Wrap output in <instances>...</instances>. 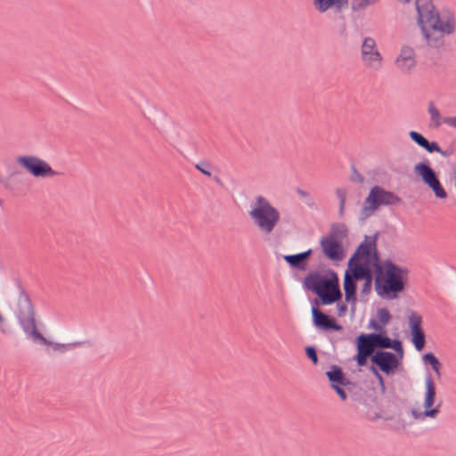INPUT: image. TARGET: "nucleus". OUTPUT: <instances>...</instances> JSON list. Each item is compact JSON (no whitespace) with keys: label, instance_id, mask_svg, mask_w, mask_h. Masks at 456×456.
<instances>
[{"label":"nucleus","instance_id":"obj_29","mask_svg":"<svg viewBox=\"0 0 456 456\" xmlns=\"http://www.w3.org/2000/svg\"><path fill=\"white\" fill-rule=\"evenodd\" d=\"M374 354H370L366 352L357 351L356 355L354 356V360L359 367H364L367 365L368 359L371 361Z\"/></svg>","mask_w":456,"mask_h":456},{"label":"nucleus","instance_id":"obj_19","mask_svg":"<svg viewBox=\"0 0 456 456\" xmlns=\"http://www.w3.org/2000/svg\"><path fill=\"white\" fill-rule=\"evenodd\" d=\"M377 333H361L355 338L357 351L375 354L378 350Z\"/></svg>","mask_w":456,"mask_h":456},{"label":"nucleus","instance_id":"obj_46","mask_svg":"<svg viewBox=\"0 0 456 456\" xmlns=\"http://www.w3.org/2000/svg\"><path fill=\"white\" fill-rule=\"evenodd\" d=\"M390 419L391 418L390 417H383L381 416L379 413H376L372 418H370L371 420H376L378 419Z\"/></svg>","mask_w":456,"mask_h":456},{"label":"nucleus","instance_id":"obj_11","mask_svg":"<svg viewBox=\"0 0 456 456\" xmlns=\"http://www.w3.org/2000/svg\"><path fill=\"white\" fill-rule=\"evenodd\" d=\"M364 278L362 274H357V270L349 269L345 273L343 288L345 291L346 303L351 304V312L354 313L355 309V303L357 301V281Z\"/></svg>","mask_w":456,"mask_h":456},{"label":"nucleus","instance_id":"obj_44","mask_svg":"<svg viewBox=\"0 0 456 456\" xmlns=\"http://www.w3.org/2000/svg\"><path fill=\"white\" fill-rule=\"evenodd\" d=\"M339 34L340 36L346 37V22H343L339 27Z\"/></svg>","mask_w":456,"mask_h":456},{"label":"nucleus","instance_id":"obj_43","mask_svg":"<svg viewBox=\"0 0 456 456\" xmlns=\"http://www.w3.org/2000/svg\"><path fill=\"white\" fill-rule=\"evenodd\" d=\"M297 193L302 198L310 199V194L300 188L297 189Z\"/></svg>","mask_w":456,"mask_h":456},{"label":"nucleus","instance_id":"obj_4","mask_svg":"<svg viewBox=\"0 0 456 456\" xmlns=\"http://www.w3.org/2000/svg\"><path fill=\"white\" fill-rule=\"evenodd\" d=\"M304 288L313 292L319 298L322 305H330L341 301L342 292L338 273L328 268L324 273L319 271H311L303 281Z\"/></svg>","mask_w":456,"mask_h":456},{"label":"nucleus","instance_id":"obj_24","mask_svg":"<svg viewBox=\"0 0 456 456\" xmlns=\"http://www.w3.org/2000/svg\"><path fill=\"white\" fill-rule=\"evenodd\" d=\"M411 343L415 346L416 350L419 352L422 351L426 345V334H425L424 330L411 331Z\"/></svg>","mask_w":456,"mask_h":456},{"label":"nucleus","instance_id":"obj_45","mask_svg":"<svg viewBox=\"0 0 456 456\" xmlns=\"http://www.w3.org/2000/svg\"><path fill=\"white\" fill-rule=\"evenodd\" d=\"M378 369L379 368L376 365H373V364L370 367V370L373 373V375L375 377H378L379 375H380V373H379Z\"/></svg>","mask_w":456,"mask_h":456},{"label":"nucleus","instance_id":"obj_2","mask_svg":"<svg viewBox=\"0 0 456 456\" xmlns=\"http://www.w3.org/2000/svg\"><path fill=\"white\" fill-rule=\"evenodd\" d=\"M417 24L427 45L440 49L445 44L444 36L456 32L455 13L449 8L438 12L432 0H415Z\"/></svg>","mask_w":456,"mask_h":456},{"label":"nucleus","instance_id":"obj_17","mask_svg":"<svg viewBox=\"0 0 456 456\" xmlns=\"http://www.w3.org/2000/svg\"><path fill=\"white\" fill-rule=\"evenodd\" d=\"M395 64L401 72L409 73L416 66L413 48L408 45L403 46L395 60Z\"/></svg>","mask_w":456,"mask_h":456},{"label":"nucleus","instance_id":"obj_7","mask_svg":"<svg viewBox=\"0 0 456 456\" xmlns=\"http://www.w3.org/2000/svg\"><path fill=\"white\" fill-rule=\"evenodd\" d=\"M414 174L419 177L435 194L437 199L444 200L447 198V192L442 185L438 174L430 166L428 159L417 163L413 167Z\"/></svg>","mask_w":456,"mask_h":456},{"label":"nucleus","instance_id":"obj_13","mask_svg":"<svg viewBox=\"0 0 456 456\" xmlns=\"http://www.w3.org/2000/svg\"><path fill=\"white\" fill-rule=\"evenodd\" d=\"M371 363L387 375L393 374L399 365L396 354L385 350H377L372 356Z\"/></svg>","mask_w":456,"mask_h":456},{"label":"nucleus","instance_id":"obj_16","mask_svg":"<svg viewBox=\"0 0 456 456\" xmlns=\"http://www.w3.org/2000/svg\"><path fill=\"white\" fill-rule=\"evenodd\" d=\"M314 10L318 13L332 11L334 14L344 18L343 12L349 7V0H312Z\"/></svg>","mask_w":456,"mask_h":456},{"label":"nucleus","instance_id":"obj_6","mask_svg":"<svg viewBox=\"0 0 456 456\" xmlns=\"http://www.w3.org/2000/svg\"><path fill=\"white\" fill-rule=\"evenodd\" d=\"M402 199L395 193L386 191L379 185L373 186L365 199V206L362 209V219L370 216L380 206H394L400 204Z\"/></svg>","mask_w":456,"mask_h":456},{"label":"nucleus","instance_id":"obj_9","mask_svg":"<svg viewBox=\"0 0 456 456\" xmlns=\"http://www.w3.org/2000/svg\"><path fill=\"white\" fill-rule=\"evenodd\" d=\"M325 375L330 387L336 392L341 401H346L347 399L346 389L351 390V387H354V384L346 378L343 369L337 364H332Z\"/></svg>","mask_w":456,"mask_h":456},{"label":"nucleus","instance_id":"obj_47","mask_svg":"<svg viewBox=\"0 0 456 456\" xmlns=\"http://www.w3.org/2000/svg\"><path fill=\"white\" fill-rule=\"evenodd\" d=\"M214 180H215L217 183H219L220 185H222V184H223V183H222L221 179H220L218 176H215V177H214Z\"/></svg>","mask_w":456,"mask_h":456},{"label":"nucleus","instance_id":"obj_30","mask_svg":"<svg viewBox=\"0 0 456 456\" xmlns=\"http://www.w3.org/2000/svg\"><path fill=\"white\" fill-rule=\"evenodd\" d=\"M409 137L419 147L423 148L428 139L420 133L417 131H410Z\"/></svg>","mask_w":456,"mask_h":456},{"label":"nucleus","instance_id":"obj_39","mask_svg":"<svg viewBox=\"0 0 456 456\" xmlns=\"http://www.w3.org/2000/svg\"><path fill=\"white\" fill-rule=\"evenodd\" d=\"M379 382V386L380 387V390H381V393H385L386 392V384H385V380H384V378L382 377V375H379L378 377H375Z\"/></svg>","mask_w":456,"mask_h":456},{"label":"nucleus","instance_id":"obj_1","mask_svg":"<svg viewBox=\"0 0 456 456\" xmlns=\"http://www.w3.org/2000/svg\"><path fill=\"white\" fill-rule=\"evenodd\" d=\"M379 233L364 236L354 253L348 260V268L360 270L361 265L367 269H375V289L382 298L395 299L408 281L409 270L395 264L390 259L383 262L377 247Z\"/></svg>","mask_w":456,"mask_h":456},{"label":"nucleus","instance_id":"obj_36","mask_svg":"<svg viewBox=\"0 0 456 456\" xmlns=\"http://www.w3.org/2000/svg\"><path fill=\"white\" fill-rule=\"evenodd\" d=\"M368 328L373 329L375 330L374 333H379L385 330L382 325L379 324L375 319H370L368 324Z\"/></svg>","mask_w":456,"mask_h":456},{"label":"nucleus","instance_id":"obj_20","mask_svg":"<svg viewBox=\"0 0 456 456\" xmlns=\"http://www.w3.org/2000/svg\"><path fill=\"white\" fill-rule=\"evenodd\" d=\"M312 254L313 249L309 248L301 253L285 255L283 256V259L292 269L305 272L307 269L308 260Z\"/></svg>","mask_w":456,"mask_h":456},{"label":"nucleus","instance_id":"obj_41","mask_svg":"<svg viewBox=\"0 0 456 456\" xmlns=\"http://www.w3.org/2000/svg\"><path fill=\"white\" fill-rule=\"evenodd\" d=\"M439 154H441L443 157L444 158H447L449 156H451L452 153H453V151L452 148H448L446 150H443L441 147H440V150L438 151Z\"/></svg>","mask_w":456,"mask_h":456},{"label":"nucleus","instance_id":"obj_26","mask_svg":"<svg viewBox=\"0 0 456 456\" xmlns=\"http://www.w3.org/2000/svg\"><path fill=\"white\" fill-rule=\"evenodd\" d=\"M422 317L416 312H411L409 316V329L410 331L422 330Z\"/></svg>","mask_w":456,"mask_h":456},{"label":"nucleus","instance_id":"obj_23","mask_svg":"<svg viewBox=\"0 0 456 456\" xmlns=\"http://www.w3.org/2000/svg\"><path fill=\"white\" fill-rule=\"evenodd\" d=\"M422 360L426 365L431 366L432 370L436 372L438 378L441 377L440 369L442 367V364L439 362L438 358L432 352L424 354L422 356Z\"/></svg>","mask_w":456,"mask_h":456},{"label":"nucleus","instance_id":"obj_34","mask_svg":"<svg viewBox=\"0 0 456 456\" xmlns=\"http://www.w3.org/2000/svg\"><path fill=\"white\" fill-rule=\"evenodd\" d=\"M352 175L350 180L354 183H362L364 181V177L357 171L354 165L351 166Z\"/></svg>","mask_w":456,"mask_h":456},{"label":"nucleus","instance_id":"obj_33","mask_svg":"<svg viewBox=\"0 0 456 456\" xmlns=\"http://www.w3.org/2000/svg\"><path fill=\"white\" fill-rule=\"evenodd\" d=\"M195 168L197 170H199L200 172H201L203 175H205L208 177L211 176V173L209 171V169L211 168V165L208 161H207V160L200 161V163L195 165Z\"/></svg>","mask_w":456,"mask_h":456},{"label":"nucleus","instance_id":"obj_25","mask_svg":"<svg viewBox=\"0 0 456 456\" xmlns=\"http://www.w3.org/2000/svg\"><path fill=\"white\" fill-rule=\"evenodd\" d=\"M379 0H349V5L353 12L364 11L368 6L375 4Z\"/></svg>","mask_w":456,"mask_h":456},{"label":"nucleus","instance_id":"obj_32","mask_svg":"<svg viewBox=\"0 0 456 456\" xmlns=\"http://www.w3.org/2000/svg\"><path fill=\"white\" fill-rule=\"evenodd\" d=\"M305 351L307 358L313 362V364L317 365L319 359L316 348L313 346H307Z\"/></svg>","mask_w":456,"mask_h":456},{"label":"nucleus","instance_id":"obj_15","mask_svg":"<svg viewBox=\"0 0 456 456\" xmlns=\"http://www.w3.org/2000/svg\"><path fill=\"white\" fill-rule=\"evenodd\" d=\"M312 317L314 325L319 330L324 331H341L343 330L342 325L338 323L334 317L323 313L317 306L312 307Z\"/></svg>","mask_w":456,"mask_h":456},{"label":"nucleus","instance_id":"obj_22","mask_svg":"<svg viewBox=\"0 0 456 456\" xmlns=\"http://www.w3.org/2000/svg\"><path fill=\"white\" fill-rule=\"evenodd\" d=\"M326 236H332L334 239L343 242V240L348 236V228L343 223L333 224Z\"/></svg>","mask_w":456,"mask_h":456},{"label":"nucleus","instance_id":"obj_21","mask_svg":"<svg viewBox=\"0 0 456 456\" xmlns=\"http://www.w3.org/2000/svg\"><path fill=\"white\" fill-rule=\"evenodd\" d=\"M357 274H362L364 276V278H362V280H364V283L362 284L361 294H369L372 286V269H367L363 265H361L360 270H357Z\"/></svg>","mask_w":456,"mask_h":456},{"label":"nucleus","instance_id":"obj_28","mask_svg":"<svg viewBox=\"0 0 456 456\" xmlns=\"http://www.w3.org/2000/svg\"><path fill=\"white\" fill-rule=\"evenodd\" d=\"M428 112L431 117V121L433 123V126L435 127H439L441 126V120H440V112L439 110L435 107L433 102L429 103L428 106Z\"/></svg>","mask_w":456,"mask_h":456},{"label":"nucleus","instance_id":"obj_18","mask_svg":"<svg viewBox=\"0 0 456 456\" xmlns=\"http://www.w3.org/2000/svg\"><path fill=\"white\" fill-rule=\"evenodd\" d=\"M377 340H378V350L384 349H392L396 354L402 358L403 355V347L402 341L399 339H392L387 334V330H383L382 332L377 333Z\"/></svg>","mask_w":456,"mask_h":456},{"label":"nucleus","instance_id":"obj_40","mask_svg":"<svg viewBox=\"0 0 456 456\" xmlns=\"http://www.w3.org/2000/svg\"><path fill=\"white\" fill-rule=\"evenodd\" d=\"M443 122L456 128V117L444 118Z\"/></svg>","mask_w":456,"mask_h":456},{"label":"nucleus","instance_id":"obj_14","mask_svg":"<svg viewBox=\"0 0 456 456\" xmlns=\"http://www.w3.org/2000/svg\"><path fill=\"white\" fill-rule=\"evenodd\" d=\"M436 385L430 373L426 376L425 379V397H424V415L437 416L440 412V407L442 403L440 402L434 407L436 401Z\"/></svg>","mask_w":456,"mask_h":456},{"label":"nucleus","instance_id":"obj_35","mask_svg":"<svg viewBox=\"0 0 456 456\" xmlns=\"http://www.w3.org/2000/svg\"><path fill=\"white\" fill-rule=\"evenodd\" d=\"M423 149H425L428 153H433V152H438V151L440 150V146L436 142H435V141L429 142L428 140L427 142L425 143Z\"/></svg>","mask_w":456,"mask_h":456},{"label":"nucleus","instance_id":"obj_31","mask_svg":"<svg viewBox=\"0 0 456 456\" xmlns=\"http://www.w3.org/2000/svg\"><path fill=\"white\" fill-rule=\"evenodd\" d=\"M336 195L339 200L338 213H339V216H342L344 213L345 204H346V191L342 188H338L336 190Z\"/></svg>","mask_w":456,"mask_h":456},{"label":"nucleus","instance_id":"obj_37","mask_svg":"<svg viewBox=\"0 0 456 456\" xmlns=\"http://www.w3.org/2000/svg\"><path fill=\"white\" fill-rule=\"evenodd\" d=\"M411 413L412 415V417L415 419H424V418H436V416H433V415H424V411H418L416 409H411Z\"/></svg>","mask_w":456,"mask_h":456},{"label":"nucleus","instance_id":"obj_38","mask_svg":"<svg viewBox=\"0 0 456 456\" xmlns=\"http://www.w3.org/2000/svg\"><path fill=\"white\" fill-rule=\"evenodd\" d=\"M336 303H337L338 315L339 317H341L346 313L347 305L345 303H340V301H338Z\"/></svg>","mask_w":456,"mask_h":456},{"label":"nucleus","instance_id":"obj_48","mask_svg":"<svg viewBox=\"0 0 456 456\" xmlns=\"http://www.w3.org/2000/svg\"><path fill=\"white\" fill-rule=\"evenodd\" d=\"M307 205L311 208L314 207V202L311 200V202H307Z\"/></svg>","mask_w":456,"mask_h":456},{"label":"nucleus","instance_id":"obj_10","mask_svg":"<svg viewBox=\"0 0 456 456\" xmlns=\"http://www.w3.org/2000/svg\"><path fill=\"white\" fill-rule=\"evenodd\" d=\"M362 61L366 67L379 69L382 66V55L378 50L374 38L364 37L361 46Z\"/></svg>","mask_w":456,"mask_h":456},{"label":"nucleus","instance_id":"obj_42","mask_svg":"<svg viewBox=\"0 0 456 456\" xmlns=\"http://www.w3.org/2000/svg\"><path fill=\"white\" fill-rule=\"evenodd\" d=\"M0 330L4 334H6L9 331L6 325H4V318L1 314H0Z\"/></svg>","mask_w":456,"mask_h":456},{"label":"nucleus","instance_id":"obj_5","mask_svg":"<svg viewBox=\"0 0 456 456\" xmlns=\"http://www.w3.org/2000/svg\"><path fill=\"white\" fill-rule=\"evenodd\" d=\"M254 224L265 234L273 232L280 222V212L265 197H256V204L248 212Z\"/></svg>","mask_w":456,"mask_h":456},{"label":"nucleus","instance_id":"obj_27","mask_svg":"<svg viewBox=\"0 0 456 456\" xmlns=\"http://www.w3.org/2000/svg\"><path fill=\"white\" fill-rule=\"evenodd\" d=\"M377 316L379 319V322L382 327L386 326L391 320L392 315L387 308L382 307L378 309Z\"/></svg>","mask_w":456,"mask_h":456},{"label":"nucleus","instance_id":"obj_12","mask_svg":"<svg viewBox=\"0 0 456 456\" xmlns=\"http://www.w3.org/2000/svg\"><path fill=\"white\" fill-rule=\"evenodd\" d=\"M320 247L324 256L331 261L339 262L346 256L343 242L332 236H322L320 239Z\"/></svg>","mask_w":456,"mask_h":456},{"label":"nucleus","instance_id":"obj_8","mask_svg":"<svg viewBox=\"0 0 456 456\" xmlns=\"http://www.w3.org/2000/svg\"><path fill=\"white\" fill-rule=\"evenodd\" d=\"M16 162L34 177H52L61 175L53 170L46 161L37 156H19Z\"/></svg>","mask_w":456,"mask_h":456},{"label":"nucleus","instance_id":"obj_3","mask_svg":"<svg viewBox=\"0 0 456 456\" xmlns=\"http://www.w3.org/2000/svg\"><path fill=\"white\" fill-rule=\"evenodd\" d=\"M16 286L19 291L17 301V318L20 327L26 335L33 339L34 342H40L43 345H53L54 350H61L62 352L69 348L81 346L85 342L77 341L69 344H53L37 330L35 317V309L33 303L28 292L24 289L21 281L16 280Z\"/></svg>","mask_w":456,"mask_h":456}]
</instances>
